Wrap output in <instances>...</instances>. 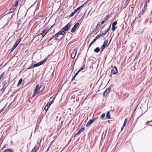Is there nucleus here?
<instances>
[{"label": "nucleus", "mask_w": 152, "mask_h": 152, "mask_svg": "<svg viewBox=\"0 0 152 152\" xmlns=\"http://www.w3.org/2000/svg\"><path fill=\"white\" fill-rule=\"evenodd\" d=\"M44 87L42 85L39 87V85L37 84L34 91L35 94H38L39 93V90L41 92H42L44 91Z\"/></svg>", "instance_id": "f257e3e1"}, {"label": "nucleus", "mask_w": 152, "mask_h": 152, "mask_svg": "<svg viewBox=\"0 0 152 152\" xmlns=\"http://www.w3.org/2000/svg\"><path fill=\"white\" fill-rule=\"evenodd\" d=\"M65 34V32L63 30H62V29L61 30H60L59 32H57L56 34L54 36L52 37L50 39L48 42H49L52 40L55 36L56 37V38L58 37V36L60 35H64Z\"/></svg>", "instance_id": "f03ea898"}, {"label": "nucleus", "mask_w": 152, "mask_h": 152, "mask_svg": "<svg viewBox=\"0 0 152 152\" xmlns=\"http://www.w3.org/2000/svg\"><path fill=\"white\" fill-rule=\"evenodd\" d=\"M98 117L96 118H92V119H90L89 121L86 124V127H89L91 125V124L95 121L97 119Z\"/></svg>", "instance_id": "7ed1b4c3"}, {"label": "nucleus", "mask_w": 152, "mask_h": 152, "mask_svg": "<svg viewBox=\"0 0 152 152\" xmlns=\"http://www.w3.org/2000/svg\"><path fill=\"white\" fill-rule=\"evenodd\" d=\"M21 38L20 37V39H18L17 41H16L15 44H14V46L11 49V50L10 51V53H11L12 51H13L17 47V46L18 45V44L21 41Z\"/></svg>", "instance_id": "20e7f679"}, {"label": "nucleus", "mask_w": 152, "mask_h": 152, "mask_svg": "<svg viewBox=\"0 0 152 152\" xmlns=\"http://www.w3.org/2000/svg\"><path fill=\"white\" fill-rule=\"evenodd\" d=\"M118 73V71L116 67L114 66L111 70L110 75H115Z\"/></svg>", "instance_id": "39448f33"}, {"label": "nucleus", "mask_w": 152, "mask_h": 152, "mask_svg": "<svg viewBox=\"0 0 152 152\" xmlns=\"http://www.w3.org/2000/svg\"><path fill=\"white\" fill-rule=\"evenodd\" d=\"M47 60V58H45L42 61H40V62L38 63L37 64H34V67L38 66L40 65H41L44 64L46 61Z\"/></svg>", "instance_id": "423d86ee"}, {"label": "nucleus", "mask_w": 152, "mask_h": 152, "mask_svg": "<svg viewBox=\"0 0 152 152\" xmlns=\"http://www.w3.org/2000/svg\"><path fill=\"white\" fill-rule=\"evenodd\" d=\"M49 30L46 29L42 31V32L38 35H42V36L43 38L49 32Z\"/></svg>", "instance_id": "0eeeda50"}, {"label": "nucleus", "mask_w": 152, "mask_h": 152, "mask_svg": "<svg viewBox=\"0 0 152 152\" xmlns=\"http://www.w3.org/2000/svg\"><path fill=\"white\" fill-rule=\"evenodd\" d=\"M77 50V49L75 48L72 52L71 54V56L72 59H74L75 58Z\"/></svg>", "instance_id": "6e6552de"}, {"label": "nucleus", "mask_w": 152, "mask_h": 152, "mask_svg": "<svg viewBox=\"0 0 152 152\" xmlns=\"http://www.w3.org/2000/svg\"><path fill=\"white\" fill-rule=\"evenodd\" d=\"M71 26V24L70 23H68L62 29L65 31H67L68 29Z\"/></svg>", "instance_id": "1a4fd4ad"}, {"label": "nucleus", "mask_w": 152, "mask_h": 152, "mask_svg": "<svg viewBox=\"0 0 152 152\" xmlns=\"http://www.w3.org/2000/svg\"><path fill=\"white\" fill-rule=\"evenodd\" d=\"M110 87H108L107 88L104 92L103 95L104 96H106L110 92Z\"/></svg>", "instance_id": "9d476101"}, {"label": "nucleus", "mask_w": 152, "mask_h": 152, "mask_svg": "<svg viewBox=\"0 0 152 152\" xmlns=\"http://www.w3.org/2000/svg\"><path fill=\"white\" fill-rule=\"evenodd\" d=\"M79 23H76L74 26V27L72 28L71 30V32L72 33H73L75 32L76 29L79 26Z\"/></svg>", "instance_id": "9b49d317"}, {"label": "nucleus", "mask_w": 152, "mask_h": 152, "mask_svg": "<svg viewBox=\"0 0 152 152\" xmlns=\"http://www.w3.org/2000/svg\"><path fill=\"white\" fill-rule=\"evenodd\" d=\"M16 7L14 5L12 6L10 10V12L8 13H12L14 11Z\"/></svg>", "instance_id": "f8f14e48"}, {"label": "nucleus", "mask_w": 152, "mask_h": 152, "mask_svg": "<svg viewBox=\"0 0 152 152\" xmlns=\"http://www.w3.org/2000/svg\"><path fill=\"white\" fill-rule=\"evenodd\" d=\"M110 27H111V25H110L108 28L107 29V30L105 31L104 32L103 31L102 32V34L104 35H106L107 34V32L109 31V30L110 29Z\"/></svg>", "instance_id": "ddd939ff"}, {"label": "nucleus", "mask_w": 152, "mask_h": 152, "mask_svg": "<svg viewBox=\"0 0 152 152\" xmlns=\"http://www.w3.org/2000/svg\"><path fill=\"white\" fill-rule=\"evenodd\" d=\"M77 11H78L76 9L74 11V12H72L71 14L69 16V17H71L72 16H73L75 15V14L77 12Z\"/></svg>", "instance_id": "4468645a"}, {"label": "nucleus", "mask_w": 152, "mask_h": 152, "mask_svg": "<svg viewBox=\"0 0 152 152\" xmlns=\"http://www.w3.org/2000/svg\"><path fill=\"white\" fill-rule=\"evenodd\" d=\"M84 129L85 128L84 127L81 128L77 133V134H80V133L83 132L84 130Z\"/></svg>", "instance_id": "2eb2a0df"}, {"label": "nucleus", "mask_w": 152, "mask_h": 152, "mask_svg": "<svg viewBox=\"0 0 152 152\" xmlns=\"http://www.w3.org/2000/svg\"><path fill=\"white\" fill-rule=\"evenodd\" d=\"M109 18V15H108L106 18H105L104 20L101 22V24H103Z\"/></svg>", "instance_id": "dca6fc26"}, {"label": "nucleus", "mask_w": 152, "mask_h": 152, "mask_svg": "<svg viewBox=\"0 0 152 152\" xmlns=\"http://www.w3.org/2000/svg\"><path fill=\"white\" fill-rule=\"evenodd\" d=\"M22 81L23 79L22 78L20 79L18 82V84L17 85V86H20L22 83Z\"/></svg>", "instance_id": "f3484780"}, {"label": "nucleus", "mask_w": 152, "mask_h": 152, "mask_svg": "<svg viewBox=\"0 0 152 152\" xmlns=\"http://www.w3.org/2000/svg\"><path fill=\"white\" fill-rule=\"evenodd\" d=\"M110 112L109 111H108L107 113V114L106 115V118H107L110 119Z\"/></svg>", "instance_id": "a211bd4d"}, {"label": "nucleus", "mask_w": 152, "mask_h": 152, "mask_svg": "<svg viewBox=\"0 0 152 152\" xmlns=\"http://www.w3.org/2000/svg\"><path fill=\"white\" fill-rule=\"evenodd\" d=\"M3 152H14L13 151L10 149H8L4 150Z\"/></svg>", "instance_id": "6ab92c4d"}, {"label": "nucleus", "mask_w": 152, "mask_h": 152, "mask_svg": "<svg viewBox=\"0 0 152 152\" xmlns=\"http://www.w3.org/2000/svg\"><path fill=\"white\" fill-rule=\"evenodd\" d=\"M19 2H20V0H16L15 4L14 6L17 7L18 5Z\"/></svg>", "instance_id": "aec40b11"}, {"label": "nucleus", "mask_w": 152, "mask_h": 152, "mask_svg": "<svg viewBox=\"0 0 152 152\" xmlns=\"http://www.w3.org/2000/svg\"><path fill=\"white\" fill-rule=\"evenodd\" d=\"M102 24H101V22L98 23L96 26V29H98L101 27V25Z\"/></svg>", "instance_id": "412c9836"}, {"label": "nucleus", "mask_w": 152, "mask_h": 152, "mask_svg": "<svg viewBox=\"0 0 152 152\" xmlns=\"http://www.w3.org/2000/svg\"><path fill=\"white\" fill-rule=\"evenodd\" d=\"M107 43L108 40H105L103 43V45L106 47L107 45Z\"/></svg>", "instance_id": "4be33fe9"}, {"label": "nucleus", "mask_w": 152, "mask_h": 152, "mask_svg": "<svg viewBox=\"0 0 152 152\" xmlns=\"http://www.w3.org/2000/svg\"><path fill=\"white\" fill-rule=\"evenodd\" d=\"M94 51L96 53H98L100 51V49L99 47H97L94 50Z\"/></svg>", "instance_id": "5701e85b"}, {"label": "nucleus", "mask_w": 152, "mask_h": 152, "mask_svg": "<svg viewBox=\"0 0 152 152\" xmlns=\"http://www.w3.org/2000/svg\"><path fill=\"white\" fill-rule=\"evenodd\" d=\"M96 39H95V38H94L93 40V41H92V42L90 43V44L89 45V48H88L92 45L93 43H94L95 41H96Z\"/></svg>", "instance_id": "b1692460"}, {"label": "nucleus", "mask_w": 152, "mask_h": 152, "mask_svg": "<svg viewBox=\"0 0 152 152\" xmlns=\"http://www.w3.org/2000/svg\"><path fill=\"white\" fill-rule=\"evenodd\" d=\"M147 4L145 3L144 5V8L142 9V12H144V11L146 9V7H147Z\"/></svg>", "instance_id": "393cba45"}, {"label": "nucleus", "mask_w": 152, "mask_h": 152, "mask_svg": "<svg viewBox=\"0 0 152 152\" xmlns=\"http://www.w3.org/2000/svg\"><path fill=\"white\" fill-rule=\"evenodd\" d=\"M86 68L85 65H83L82 67L78 70L80 72Z\"/></svg>", "instance_id": "a878e982"}, {"label": "nucleus", "mask_w": 152, "mask_h": 152, "mask_svg": "<svg viewBox=\"0 0 152 152\" xmlns=\"http://www.w3.org/2000/svg\"><path fill=\"white\" fill-rule=\"evenodd\" d=\"M4 74V72H3L0 76V81L1 80H3V78H2Z\"/></svg>", "instance_id": "bb28decb"}, {"label": "nucleus", "mask_w": 152, "mask_h": 152, "mask_svg": "<svg viewBox=\"0 0 152 152\" xmlns=\"http://www.w3.org/2000/svg\"><path fill=\"white\" fill-rule=\"evenodd\" d=\"M36 145H35V146L33 148L31 152H37V151L36 149Z\"/></svg>", "instance_id": "cd10ccee"}, {"label": "nucleus", "mask_w": 152, "mask_h": 152, "mask_svg": "<svg viewBox=\"0 0 152 152\" xmlns=\"http://www.w3.org/2000/svg\"><path fill=\"white\" fill-rule=\"evenodd\" d=\"M101 35H98L95 37V38L97 40V39L100 38Z\"/></svg>", "instance_id": "c85d7f7f"}, {"label": "nucleus", "mask_w": 152, "mask_h": 152, "mask_svg": "<svg viewBox=\"0 0 152 152\" xmlns=\"http://www.w3.org/2000/svg\"><path fill=\"white\" fill-rule=\"evenodd\" d=\"M48 105H46L44 108V110L46 111V112L48 110Z\"/></svg>", "instance_id": "c756f323"}, {"label": "nucleus", "mask_w": 152, "mask_h": 152, "mask_svg": "<svg viewBox=\"0 0 152 152\" xmlns=\"http://www.w3.org/2000/svg\"><path fill=\"white\" fill-rule=\"evenodd\" d=\"M34 67V65H33V64H31V66L29 67L27 69H32V68H33Z\"/></svg>", "instance_id": "7c9ffc66"}, {"label": "nucleus", "mask_w": 152, "mask_h": 152, "mask_svg": "<svg viewBox=\"0 0 152 152\" xmlns=\"http://www.w3.org/2000/svg\"><path fill=\"white\" fill-rule=\"evenodd\" d=\"M105 48V47L104 46H103V45L101 47V52Z\"/></svg>", "instance_id": "2f4dec72"}, {"label": "nucleus", "mask_w": 152, "mask_h": 152, "mask_svg": "<svg viewBox=\"0 0 152 152\" xmlns=\"http://www.w3.org/2000/svg\"><path fill=\"white\" fill-rule=\"evenodd\" d=\"M105 114L104 113L102 114V115H101V116L100 117V118L101 119H102L104 118V117L105 116Z\"/></svg>", "instance_id": "473e14b6"}, {"label": "nucleus", "mask_w": 152, "mask_h": 152, "mask_svg": "<svg viewBox=\"0 0 152 152\" xmlns=\"http://www.w3.org/2000/svg\"><path fill=\"white\" fill-rule=\"evenodd\" d=\"M51 104V102H48L46 104V105H48V107L50 106Z\"/></svg>", "instance_id": "72a5a7b5"}, {"label": "nucleus", "mask_w": 152, "mask_h": 152, "mask_svg": "<svg viewBox=\"0 0 152 152\" xmlns=\"http://www.w3.org/2000/svg\"><path fill=\"white\" fill-rule=\"evenodd\" d=\"M112 30L113 31H114L115 29V26H114L113 25H112Z\"/></svg>", "instance_id": "f704fd0d"}, {"label": "nucleus", "mask_w": 152, "mask_h": 152, "mask_svg": "<svg viewBox=\"0 0 152 152\" xmlns=\"http://www.w3.org/2000/svg\"><path fill=\"white\" fill-rule=\"evenodd\" d=\"M117 24V22L116 21H115V22H113L112 23V25H113L114 26H115V25H116Z\"/></svg>", "instance_id": "c9c22d12"}, {"label": "nucleus", "mask_w": 152, "mask_h": 152, "mask_svg": "<svg viewBox=\"0 0 152 152\" xmlns=\"http://www.w3.org/2000/svg\"><path fill=\"white\" fill-rule=\"evenodd\" d=\"M6 145H4L2 147V148H1V150H3L6 147Z\"/></svg>", "instance_id": "e433bc0d"}, {"label": "nucleus", "mask_w": 152, "mask_h": 152, "mask_svg": "<svg viewBox=\"0 0 152 152\" xmlns=\"http://www.w3.org/2000/svg\"><path fill=\"white\" fill-rule=\"evenodd\" d=\"M152 121H151H151H147V122L145 123V125H148V124L149 123H150V122H151Z\"/></svg>", "instance_id": "4c0bfd02"}, {"label": "nucleus", "mask_w": 152, "mask_h": 152, "mask_svg": "<svg viewBox=\"0 0 152 152\" xmlns=\"http://www.w3.org/2000/svg\"><path fill=\"white\" fill-rule=\"evenodd\" d=\"M83 6V5H81V6L79 7H78L76 9H77V11H78Z\"/></svg>", "instance_id": "58836bf2"}, {"label": "nucleus", "mask_w": 152, "mask_h": 152, "mask_svg": "<svg viewBox=\"0 0 152 152\" xmlns=\"http://www.w3.org/2000/svg\"><path fill=\"white\" fill-rule=\"evenodd\" d=\"M149 2V0H145V3L147 4Z\"/></svg>", "instance_id": "ea45409f"}, {"label": "nucleus", "mask_w": 152, "mask_h": 152, "mask_svg": "<svg viewBox=\"0 0 152 152\" xmlns=\"http://www.w3.org/2000/svg\"><path fill=\"white\" fill-rule=\"evenodd\" d=\"M127 121H128V119H127V118H125V120H124V122L126 123L127 122Z\"/></svg>", "instance_id": "a19ab883"}, {"label": "nucleus", "mask_w": 152, "mask_h": 152, "mask_svg": "<svg viewBox=\"0 0 152 152\" xmlns=\"http://www.w3.org/2000/svg\"><path fill=\"white\" fill-rule=\"evenodd\" d=\"M80 72L78 71L75 74V76H77L78 74Z\"/></svg>", "instance_id": "79ce46f5"}, {"label": "nucleus", "mask_w": 152, "mask_h": 152, "mask_svg": "<svg viewBox=\"0 0 152 152\" xmlns=\"http://www.w3.org/2000/svg\"><path fill=\"white\" fill-rule=\"evenodd\" d=\"M76 76H75L74 75L73 77L72 78V80H74Z\"/></svg>", "instance_id": "37998d69"}, {"label": "nucleus", "mask_w": 152, "mask_h": 152, "mask_svg": "<svg viewBox=\"0 0 152 152\" xmlns=\"http://www.w3.org/2000/svg\"><path fill=\"white\" fill-rule=\"evenodd\" d=\"M54 24L53 25L51 26V27L48 29L49 30L52 28L54 26Z\"/></svg>", "instance_id": "c03bdc74"}, {"label": "nucleus", "mask_w": 152, "mask_h": 152, "mask_svg": "<svg viewBox=\"0 0 152 152\" xmlns=\"http://www.w3.org/2000/svg\"><path fill=\"white\" fill-rule=\"evenodd\" d=\"M126 123L124 122V124H123V127H124L126 125Z\"/></svg>", "instance_id": "a18cd8bd"}, {"label": "nucleus", "mask_w": 152, "mask_h": 152, "mask_svg": "<svg viewBox=\"0 0 152 152\" xmlns=\"http://www.w3.org/2000/svg\"><path fill=\"white\" fill-rule=\"evenodd\" d=\"M4 108V107L2 108L1 110H0V113H1L3 111Z\"/></svg>", "instance_id": "49530a36"}, {"label": "nucleus", "mask_w": 152, "mask_h": 152, "mask_svg": "<svg viewBox=\"0 0 152 152\" xmlns=\"http://www.w3.org/2000/svg\"><path fill=\"white\" fill-rule=\"evenodd\" d=\"M35 94V93H34V94L33 95L32 97H34L35 96V94Z\"/></svg>", "instance_id": "de8ad7c7"}, {"label": "nucleus", "mask_w": 152, "mask_h": 152, "mask_svg": "<svg viewBox=\"0 0 152 152\" xmlns=\"http://www.w3.org/2000/svg\"><path fill=\"white\" fill-rule=\"evenodd\" d=\"M77 135H78V134H77V133H76V134L74 135V137H76V136Z\"/></svg>", "instance_id": "09e8293b"}, {"label": "nucleus", "mask_w": 152, "mask_h": 152, "mask_svg": "<svg viewBox=\"0 0 152 152\" xmlns=\"http://www.w3.org/2000/svg\"><path fill=\"white\" fill-rule=\"evenodd\" d=\"M23 0H20V2H22Z\"/></svg>", "instance_id": "8fccbe9b"}, {"label": "nucleus", "mask_w": 152, "mask_h": 152, "mask_svg": "<svg viewBox=\"0 0 152 152\" xmlns=\"http://www.w3.org/2000/svg\"><path fill=\"white\" fill-rule=\"evenodd\" d=\"M123 128L124 127H123V126H122V127L121 128V130H122V129H123Z\"/></svg>", "instance_id": "3c124183"}, {"label": "nucleus", "mask_w": 152, "mask_h": 152, "mask_svg": "<svg viewBox=\"0 0 152 152\" xmlns=\"http://www.w3.org/2000/svg\"><path fill=\"white\" fill-rule=\"evenodd\" d=\"M52 102H53V101H52V102H51V104L52 103Z\"/></svg>", "instance_id": "603ef678"}, {"label": "nucleus", "mask_w": 152, "mask_h": 152, "mask_svg": "<svg viewBox=\"0 0 152 152\" xmlns=\"http://www.w3.org/2000/svg\"><path fill=\"white\" fill-rule=\"evenodd\" d=\"M82 20V19L81 18V19H80V20Z\"/></svg>", "instance_id": "864d4df0"}, {"label": "nucleus", "mask_w": 152, "mask_h": 152, "mask_svg": "<svg viewBox=\"0 0 152 152\" xmlns=\"http://www.w3.org/2000/svg\"><path fill=\"white\" fill-rule=\"evenodd\" d=\"M130 0H127V1H129Z\"/></svg>", "instance_id": "5fc2aeb1"}, {"label": "nucleus", "mask_w": 152, "mask_h": 152, "mask_svg": "<svg viewBox=\"0 0 152 152\" xmlns=\"http://www.w3.org/2000/svg\"><path fill=\"white\" fill-rule=\"evenodd\" d=\"M1 150H0V152H1Z\"/></svg>", "instance_id": "6e6d98bb"}]
</instances>
